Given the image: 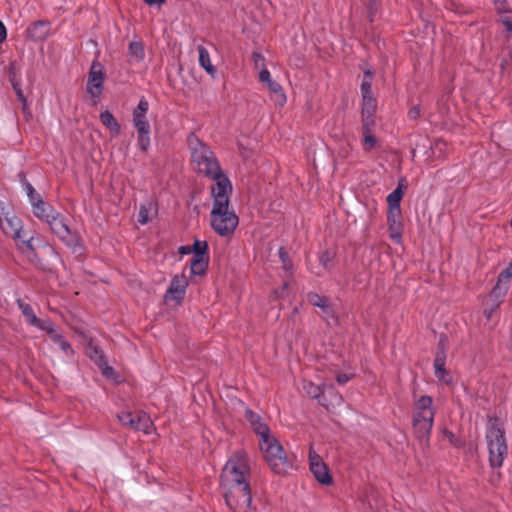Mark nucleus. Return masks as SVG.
<instances>
[{
    "instance_id": "f257e3e1",
    "label": "nucleus",
    "mask_w": 512,
    "mask_h": 512,
    "mask_svg": "<svg viewBox=\"0 0 512 512\" xmlns=\"http://www.w3.org/2000/svg\"><path fill=\"white\" fill-rule=\"evenodd\" d=\"M232 185L229 180H223L218 187L211 188L213 207L210 212V224L213 231L221 237H230L234 234L239 218L230 208V194Z\"/></svg>"
},
{
    "instance_id": "f03ea898",
    "label": "nucleus",
    "mask_w": 512,
    "mask_h": 512,
    "mask_svg": "<svg viewBox=\"0 0 512 512\" xmlns=\"http://www.w3.org/2000/svg\"><path fill=\"white\" fill-rule=\"evenodd\" d=\"M250 479L251 469L247 454L244 451H236L225 464L220 476L222 494L251 488Z\"/></svg>"
},
{
    "instance_id": "7ed1b4c3",
    "label": "nucleus",
    "mask_w": 512,
    "mask_h": 512,
    "mask_svg": "<svg viewBox=\"0 0 512 512\" xmlns=\"http://www.w3.org/2000/svg\"><path fill=\"white\" fill-rule=\"evenodd\" d=\"M187 144L192 163L199 173L215 181L212 187H218L223 180H229L222 172L216 156L210 147L191 132L187 137Z\"/></svg>"
},
{
    "instance_id": "20e7f679",
    "label": "nucleus",
    "mask_w": 512,
    "mask_h": 512,
    "mask_svg": "<svg viewBox=\"0 0 512 512\" xmlns=\"http://www.w3.org/2000/svg\"><path fill=\"white\" fill-rule=\"evenodd\" d=\"M0 227L2 231L15 242L19 251L25 255L30 262H39V257L32 243L34 237H24L22 231V220L14 212L5 211V207L0 204Z\"/></svg>"
},
{
    "instance_id": "39448f33",
    "label": "nucleus",
    "mask_w": 512,
    "mask_h": 512,
    "mask_svg": "<svg viewBox=\"0 0 512 512\" xmlns=\"http://www.w3.org/2000/svg\"><path fill=\"white\" fill-rule=\"evenodd\" d=\"M435 417V408L430 396L418 398L413 405V431L419 440L428 441Z\"/></svg>"
},
{
    "instance_id": "423d86ee",
    "label": "nucleus",
    "mask_w": 512,
    "mask_h": 512,
    "mask_svg": "<svg viewBox=\"0 0 512 512\" xmlns=\"http://www.w3.org/2000/svg\"><path fill=\"white\" fill-rule=\"evenodd\" d=\"M260 449L270 469L278 475H284L292 465V460L282 445L273 436L259 441Z\"/></svg>"
},
{
    "instance_id": "0eeeda50",
    "label": "nucleus",
    "mask_w": 512,
    "mask_h": 512,
    "mask_svg": "<svg viewBox=\"0 0 512 512\" xmlns=\"http://www.w3.org/2000/svg\"><path fill=\"white\" fill-rule=\"evenodd\" d=\"M486 440L489 450L490 466L492 468H500L507 456L508 447L504 430L497 420L490 423L486 432Z\"/></svg>"
},
{
    "instance_id": "6e6552de",
    "label": "nucleus",
    "mask_w": 512,
    "mask_h": 512,
    "mask_svg": "<svg viewBox=\"0 0 512 512\" xmlns=\"http://www.w3.org/2000/svg\"><path fill=\"white\" fill-rule=\"evenodd\" d=\"M149 103L145 97L139 100L138 105L134 108L133 125L137 131V145L142 152H147L150 147V124L147 120V112Z\"/></svg>"
},
{
    "instance_id": "1a4fd4ad",
    "label": "nucleus",
    "mask_w": 512,
    "mask_h": 512,
    "mask_svg": "<svg viewBox=\"0 0 512 512\" xmlns=\"http://www.w3.org/2000/svg\"><path fill=\"white\" fill-rule=\"evenodd\" d=\"M46 223L49 225L52 233L70 247L74 253L80 254L83 251L84 247L81 237L76 232L70 230L64 217L59 212H56Z\"/></svg>"
},
{
    "instance_id": "9d476101",
    "label": "nucleus",
    "mask_w": 512,
    "mask_h": 512,
    "mask_svg": "<svg viewBox=\"0 0 512 512\" xmlns=\"http://www.w3.org/2000/svg\"><path fill=\"white\" fill-rule=\"evenodd\" d=\"M227 507L232 512H255L256 508L252 505V493L249 489H238L231 494H223Z\"/></svg>"
},
{
    "instance_id": "9b49d317",
    "label": "nucleus",
    "mask_w": 512,
    "mask_h": 512,
    "mask_svg": "<svg viewBox=\"0 0 512 512\" xmlns=\"http://www.w3.org/2000/svg\"><path fill=\"white\" fill-rule=\"evenodd\" d=\"M308 456L310 471L314 475L315 479L323 485H331L333 483V478L329 472V468L312 447L309 449Z\"/></svg>"
},
{
    "instance_id": "f8f14e48",
    "label": "nucleus",
    "mask_w": 512,
    "mask_h": 512,
    "mask_svg": "<svg viewBox=\"0 0 512 512\" xmlns=\"http://www.w3.org/2000/svg\"><path fill=\"white\" fill-rule=\"evenodd\" d=\"M105 80L104 69L101 63L94 61L91 65L87 81V92L94 98H99Z\"/></svg>"
},
{
    "instance_id": "ddd939ff",
    "label": "nucleus",
    "mask_w": 512,
    "mask_h": 512,
    "mask_svg": "<svg viewBox=\"0 0 512 512\" xmlns=\"http://www.w3.org/2000/svg\"><path fill=\"white\" fill-rule=\"evenodd\" d=\"M188 287V280L184 273L175 275L170 283L169 288L165 293V301H174L176 304H180L186 294Z\"/></svg>"
},
{
    "instance_id": "4468645a",
    "label": "nucleus",
    "mask_w": 512,
    "mask_h": 512,
    "mask_svg": "<svg viewBox=\"0 0 512 512\" xmlns=\"http://www.w3.org/2000/svg\"><path fill=\"white\" fill-rule=\"evenodd\" d=\"M259 80L260 82L267 84L269 90L275 96V101L280 105H284L286 102V95L284 94L281 85L271 78L270 72L266 68L261 69L259 73Z\"/></svg>"
},
{
    "instance_id": "2eb2a0df",
    "label": "nucleus",
    "mask_w": 512,
    "mask_h": 512,
    "mask_svg": "<svg viewBox=\"0 0 512 512\" xmlns=\"http://www.w3.org/2000/svg\"><path fill=\"white\" fill-rule=\"evenodd\" d=\"M343 403L342 395L335 389L333 385H324L323 394L321 395L320 405L327 410L334 409Z\"/></svg>"
},
{
    "instance_id": "dca6fc26",
    "label": "nucleus",
    "mask_w": 512,
    "mask_h": 512,
    "mask_svg": "<svg viewBox=\"0 0 512 512\" xmlns=\"http://www.w3.org/2000/svg\"><path fill=\"white\" fill-rule=\"evenodd\" d=\"M245 416L250 423L253 430L260 436V440L271 437L270 429L265 422H263L261 416L251 409H246Z\"/></svg>"
},
{
    "instance_id": "f3484780",
    "label": "nucleus",
    "mask_w": 512,
    "mask_h": 512,
    "mask_svg": "<svg viewBox=\"0 0 512 512\" xmlns=\"http://www.w3.org/2000/svg\"><path fill=\"white\" fill-rule=\"evenodd\" d=\"M387 222L390 238L399 243L402 237L401 211H398L397 213L394 211H388Z\"/></svg>"
},
{
    "instance_id": "a211bd4d",
    "label": "nucleus",
    "mask_w": 512,
    "mask_h": 512,
    "mask_svg": "<svg viewBox=\"0 0 512 512\" xmlns=\"http://www.w3.org/2000/svg\"><path fill=\"white\" fill-rule=\"evenodd\" d=\"M49 23L45 21H36L27 29L28 37L33 41H43L49 35Z\"/></svg>"
},
{
    "instance_id": "6ab92c4d",
    "label": "nucleus",
    "mask_w": 512,
    "mask_h": 512,
    "mask_svg": "<svg viewBox=\"0 0 512 512\" xmlns=\"http://www.w3.org/2000/svg\"><path fill=\"white\" fill-rule=\"evenodd\" d=\"M129 428L142 431L145 434H150L153 430V422L147 413L143 411H137V416L133 418Z\"/></svg>"
},
{
    "instance_id": "aec40b11",
    "label": "nucleus",
    "mask_w": 512,
    "mask_h": 512,
    "mask_svg": "<svg viewBox=\"0 0 512 512\" xmlns=\"http://www.w3.org/2000/svg\"><path fill=\"white\" fill-rule=\"evenodd\" d=\"M32 206L33 214L40 220L47 222L57 211L43 199L37 200Z\"/></svg>"
},
{
    "instance_id": "412c9836",
    "label": "nucleus",
    "mask_w": 512,
    "mask_h": 512,
    "mask_svg": "<svg viewBox=\"0 0 512 512\" xmlns=\"http://www.w3.org/2000/svg\"><path fill=\"white\" fill-rule=\"evenodd\" d=\"M307 301L311 305L319 307L327 315L331 312L329 299L325 296H321L316 292H309L307 294Z\"/></svg>"
},
{
    "instance_id": "4be33fe9",
    "label": "nucleus",
    "mask_w": 512,
    "mask_h": 512,
    "mask_svg": "<svg viewBox=\"0 0 512 512\" xmlns=\"http://www.w3.org/2000/svg\"><path fill=\"white\" fill-rule=\"evenodd\" d=\"M198 53H199V64L200 66L209 74L211 75L212 77L215 76L216 74V68L215 66L211 63V59H210V55H209V52L208 50L202 46V45H199L198 46Z\"/></svg>"
},
{
    "instance_id": "5701e85b",
    "label": "nucleus",
    "mask_w": 512,
    "mask_h": 512,
    "mask_svg": "<svg viewBox=\"0 0 512 512\" xmlns=\"http://www.w3.org/2000/svg\"><path fill=\"white\" fill-rule=\"evenodd\" d=\"M508 289L509 287L506 285L497 282L487 297L488 302H493L494 307H499L500 303L506 296Z\"/></svg>"
},
{
    "instance_id": "b1692460",
    "label": "nucleus",
    "mask_w": 512,
    "mask_h": 512,
    "mask_svg": "<svg viewBox=\"0 0 512 512\" xmlns=\"http://www.w3.org/2000/svg\"><path fill=\"white\" fill-rule=\"evenodd\" d=\"M208 257H192L190 261V271L192 275L202 276L208 268Z\"/></svg>"
},
{
    "instance_id": "393cba45",
    "label": "nucleus",
    "mask_w": 512,
    "mask_h": 512,
    "mask_svg": "<svg viewBox=\"0 0 512 512\" xmlns=\"http://www.w3.org/2000/svg\"><path fill=\"white\" fill-rule=\"evenodd\" d=\"M17 305L18 308L21 310L23 316L25 317L27 324H29L30 326H34V324L38 323L39 318L34 313V310L30 304L25 303L21 299H18Z\"/></svg>"
},
{
    "instance_id": "a878e982",
    "label": "nucleus",
    "mask_w": 512,
    "mask_h": 512,
    "mask_svg": "<svg viewBox=\"0 0 512 512\" xmlns=\"http://www.w3.org/2000/svg\"><path fill=\"white\" fill-rule=\"evenodd\" d=\"M402 197H403V190H402L401 185H399L394 191H392L387 196V202H388V206H389L388 211H394L396 213L398 211H401L400 201H401Z\"/></svg>"
},
{
    "instance_id": "bb28decb",
    "label": "nucleus",
    "mask_w": 512,
    "mask_h": 512,
    "mask_svg": "<svg viewBox=\"0 0 512 512\" xmlns=\"http://www.w3.org/2000/svg\"><path fill=\"white\" fill-rule=\"evenodd\" d=\"M100 120L104 126L109 128L111 131H113L116 134H119L121 131V126L113 116L111 112L108 110L102 112L100 114Z\"/></svg>"
},
{
    "instance_id": "cd10ccee",
    "label": "nucleus",
    "mask_w": 512,
    "mask_h": 512,
    "mask_svg": "<svg viewBox=\"0 0 512 512\" xmlns=\"http://www.w3.org/2000/svg\"><path fill=\"white\" fill-rule=\"evenodd\" d=\"M87 355L91 360L95 362L97 365H104L105 364V356L102 352V350L94 345L93 343H89L87 346Z\"/></svg>"
},
{
    "instance_id": "c85d7f7f",
    "label": "nucleus",
    "mask_w": 512,
    "mask_h": 512,
    "mask_svg": "<svg viewBox=\"0 0 512 512\" xmlns=\"http://www.w3.org/2000/svg\"><path fill=\"white\" fill-rule=\"evenodd\" d=\"M303 390L310 397L317 399L320 403L321 395L323 394V386L316 385L310 381L303 382Z\"/></svg>"
},
{
    "instance_id": "c756f323",
    "label": "nucleus",
    "mask_w": 512,
    "mask_h": 512,
    "mask_svg": "<svg viewBox=\"0 0 512 512\" xmlns=\"http://www.w3.org/2000/svg\"><path fill=\"white\" fill-rule=\"evenodd\" d=\"M377 102L373 95L362 96V114L375 115Z\"/></svg>"
},
{
    "instance_id": "7c9ffc66",
    "label": "nucleus",
    "mask_w": 512,
    "mask_h": 512,
    "mask_svg": "<svg viewBox=\"0 0 512 512\" xmlns=\"http://www.w3.org/2000/svg\"><path fill=\"white\" fill-rule=\"evenodd\" d=\"M51 340L59 345V347L61 348V350L66 354V355H72L74 354V350L71 346V344L64 338V336L58 332H56L55 334H53V336L51 337Z\"/></svg>"
},
{
    "instance_id": "2f4dec72",
    "label": "nucleus",
    "mask_w": 512,
    "mask_h": 512,
    "mask_svg": "<svg viewBox=\"0 0 512 512\" xmlns=\"http://www.w3.org/2000/svg\"><path fill=\"white\" fill-rule=\"evenodd\" d=\"M129 55L131 58H133L135 61H141L144 59L145 52L144 47L141 42H131L129 44Z\"/></svg>"
},
{
    "instance_id": "473e14b6",
    "label": "nucleus",
    "mask_w": 512,
    "mask_h": 512,
    "mask_svg": "<svg viewBox=\"0 0 512 512\" xmlns=\"http://www.w3.org/2000/svg\"><path fill=\"white\" fill-rule=\"evenodd\" d=\"M191 249L192 257H208V243L206 241L195 240L193 245H191Z\"/></svg>"
},
{
    "instance_id": "72a5a7b5",
    "label": "nucleus",
    "mask_w": 512,
    "mask_h": 512,
    "mask_svg": "<svg viewBox=\"0 0 512 512\" xmlns=\"http://www.w3.org/2000/svg\"><path fill=\"white\" fill-rule=\"evenodd\" d=\"M34 327L47 332L50 338L57 332L54 328L53 322L48 319L44 320L39 318L38 323L34 324Z\"/></svg>"
},
{
    "instance_id": "f704fd0d",
    "label": "nucleus",
    "mask_w": 512,
    "mask_h": 512,
    "mask_svg": "<svg viewBox=\"0 0 512 512\" xmlns=\"http://www.w3.org/2000/svg\"><path fill=\"white\" fill-rule=\"evenodd\" d=\"M434 368H435V375L439 380H442L444 382H448L446 379V376L448 375L446 369H445V363L442 362L440 358H435L434 360Z\"/></svg>"
},
{
    "instance_id": "c9c22d12",
    "label": "nucleus",
    "mask_w": 512,
    "mask_h": 512,
    "mask_svg": "<svg viewBox=\"0 0 512 512\" xmlns=\"http://www.w3.org/2000/svg\"><path fill=\"white\" fill-rule=\"evenodd\" d=\"M363 142H362V145H363V149L366 151V152H369L371 151L373 148H375L376 144H377V139L376 137L374 136L373 132H364L363 133Z\"/></svg>"
},
{
    "instance_id": "e433bc0d",
    "label": "nucleus",
    "mask_w": 512,
    "mask_h": 512,
    "mask_svg": "<svg viewBox=\"0 0 512 512\" xmlns=\"http://www.w3.org/2000/svg\"><path fill=\"white\" fill-rule=\"evenodd\" d=\"M375 115L362 114V131L373 132L375 127Z\"/></svg>"
},
{
    "instance_id": "4c0bfd02",
    "label": "nucleus",
    "mask_w": 512,
    "mask_h": 512,
    "mask_svg": "<svg viewBox=\"0 0 512 512\" xmlns=\"http://www.w3.org/2000/svg\"><path fill=\"white\" fill-rule=\"evenodd\" d=\"M278 254H279V258L282 262L283 268L286 271L291 272L292 268H293V264L290 259L289 253L283 247H280L278 250Z\"/></svg>"
},
{
    "instance_id": "58836bf2",
    "label": "nucleus",
    "mask_w": 512,
    "mask_h": 512,
    "mask_svg": "<svg viewBox=\"0 0 512 512\" xmlns=\"http://www.w3.org/2000/svg\"><path fill=\"white\" fill-rule=\"evenodd\" d=\"M497 23L504 27L505 31L508 33L507 37L512 36V16L502 13Z\"/></svg>"
},
{
    "instance_id": "ea45409f",
    "label": "nucleus",
    "mask_w": 512,
    "mask_h": 512,
    "mask_svg": "<svg viewBox=\"0 0 512 512\" xmlns=\"http://www.w3.org/2000/svg\"><path fill=\"white\" fill-rule=\"evenodd\" d=\"M332 259L333 255L328 250H325L320 254L319 262L324 270L329 271L331 269Z\"/></svg>"
},
{
    "instance_id": "a19ab883",
    "label": "nucleus",
    "mask_w": 512,
    "mask_h": 512,
    "mask_svg": "<svg viewBox=\"0 0 512 512\" xmlns=\"http://www.w3.org/2000/svg\"><path fill=\"white\" fill-rule=\"evenodd\" d=\"M512 278V263L509 264L498 276L497 282L509 287L510 280Z\"/></svg>"
},
{
    "instance_id": "79ce46f5",
    "label": "nucleus",
    "mask_w": 512,
    "mask_h": 512,
    "mask_svg": "<svg viewBox=\"0 0 512 512\" xmlns=\"http://www.w3.org/2000/svg\"><path fill=\"white\" fill-rule=\"evenodd\" d=\"M137 416V411L136 412H129V411H125V412H121L117 415L119 421L129 427L133 421V418H135Z\"/></svg>"
},
{
    "instance_id": "37998d69",
    "label": "nucleus",
    "mask_w": 512,
    "mask_h": 512,
    "mask_svg": "<svg viewBox=\"0 0 512 512\" xmlns=\"http://www.w3.org/2000/svg\"><path fill=\"white\" fill-rule=\"evenodd\" d=\"M25 189H26V192H27V195H28L31 205L34 204L35 202H37V200L42 199L41 195L35 191V189L33 188V186L30 183H28V182L25 183Z\"/></svg>"
},
{
    "instance_id": "c03bdc74",
    "label": "nucleus",
    "mask_w": 512,
    "mask_h": 512,
    "mask_svg": "<svg viewBox=\"0 0 512 512\" xmlns=\"http://www.w3.org/2000/svg\"><path fill=\"white\" fill-rule=\"evenodd\" d=\"M372 81L373 80L363 78L361 86H360L362 96L373 95L372 94Z\"/></svg>"
},
{
    "instance_id": "a18cd8bd",
    "label": "nucleus",
    "mask_w": 512,
    "mask_h": 512,
    "mask_svg": "<svg viewBox=\"0 0 512 512\" xmlns=\"http://www.w3.org/2000/svg\"><path fill=\"white\" fill-rule=\"evenodd\" d=\"M252 61L256 68H260V67H262V69L265 68L264 67L265 66V58L261 53L253 52L252 53Z\"/></svg>"
},
{
    "instance_id": "49530a36",
    "label": "nucleus",
    "mask_w": 512,
    "mask_h": 512,
    "mask_svg": "<svg viewBox=\"0 0 512 512\" xmlns=\"http://www.w3.org/2000/svg\"><path fill=\"white\" fill-rule=\"evenodd\" d=\"M486 307L484 308V316L486 317V319L488 321L491 320V317L493 315V313L497 310L498 307H494L493 306V302H488V300L486 299Z\"/></svg>"
},
{
    "instance_id": "de8ad7c7",
    "label": "nucleus",
    "mask_w": 512,
    "mask_h": 512,
    "mask_svg": "<svg viewBox=\"0 0 512 512\" xmlns=\"http://www.w3.org/2000/svg\"><path fill=\"white\" fill-rule=\"evenodd\" d=\"M494 4L499 14L508 12V4L506 0H494Z\"/></svg>"
},
{
    "instance_id": "09e8293b",
    "label": "nucleus",
    "mask_w": 512,
    "mask_h": 512,
    "mask_svg": "<svg viewBox=\"0 0 512 512\" xmlns=\"http://www.w3.org/2000/svg\"><path fill=\"white\" fill-rule=\"evenodd\" d=\"M148 210L145 207H141L138 213V222L142 225L148 223Z\"/></svg>"
},
{
    "instance_id": "8fccbe9b",
    "label": "nucleus",
    "mask_w": 512,
    "mask_h": 512,
    "mask_svg": "<svg viewBox=\"0 0 512 512\" xmlns=\"http://www.w3.org/2000/svg\"><path fill=\"white\" fill-rule=\"evenodd\" d=\"M368 11H369V14H368L369 21L373 22L374 21V15H375V13L377 11L376 0H370V3L368 5Z\"/></svg>"
},
{
    "instance_id": "3c124183",
    "label": "nucleus",
    "mask_w": 512,
    "mask_h": 512,
    "mask_svg": "<svg viewBox=\"0 0 512 512\" xmlns=\"http://www.w3.org/2000/svg\"><path fill=\"white\" fill-rule=\"evenodd\" d=\"M98 366L102 370V373L104 376L111 377L113 375L114 369L112 367L108 366L106 361L103 366L102 365H98Z\"/></svg>"
},
{
    "instance_id": "603ef678",
    "label": "nucleus",
    "mask_w": 512,
    "mask_h": 512,
    "mask_svg": "<svg viewBox=\"0 0 512 512\" xmlns=\"http://www.w3.org/2000/svg\"><path fill=\"white\" fill-rule=\"evenodd\" d=\"M352 378L351 374L339 373L336 377V380L339 384H345Z\"/></svg>"
},
{
    "instance_id": "864d4df0",
    "label": "nucleus",
    "mask_w": 512,
    "mask_h": 512,
    "mask_svg": "<svg viewBox=\"0 0 512 512\" xmlns=\"http://www.w3.org/2000/svg\"><path fill=\"white\" fill-rule=\"evenodd\" d=\"M419 115H420V107L419 106L412 107L408 112V116L410 119H416L419 117Z\"/></svg>"
},
{
    "instance_id": "5fc2aeb1",
    "label": "nucleus",
    "mask_w": 512,
    "mask_h": 512,
    "mask_svg": "<svg viewBox=\"0 0 512 512\" xmlns=\"http://www.w3.org/2000/svg\"><path fill=\"white\" fill-rule=\"evenodd\" d=\"M447 343H448L447 337L442 334L439 338L438 350H444L446 352Z\"/></svg>"
},
{
    "instance_id": "6e6d98bb",
    "label": "nucleus",
    "mask_w": 512,
    "mask_h": 512,
    "mask_svg": "<svg viewBox=\"0 0 512 512\" xmlns=\"http://www.w3.org/2000/svg\"><path fill=\"white\" fill-rule=\"evenodd\" d=\"M7 37V31L4 24L0 21V43L4 42Z\"/></svg>"
},
{
    "instance_id": "4d7b16f0",
    "label": "nucleus",
    "mask_w": 512,
    "mask_h": 512,
    "mask_svg": "<svg viewBox=\"0 0 512 512\" xmlns=\"http://www.w3.org/2000/svg\"><path fill=\"white\" fill-rule=\"evenodd\" d=\"M144 2L149 6H161L166 0H144Z\"/></svg>"
},
{
    "instance_id": "13d9d810",
    "label": "nucleus",
    "mask_w": 512,
    "mask_h": 512,
    "mask_svg": "<svg viewBox=\"0 0 512 512\" xmlns=\"http://www.w3.org/2000/svg\"><path fill=\"white\" fill-rule=\"evenodd\" d=\"M13 86H14V89L16 90V94H17L19 100H21L25 104L26 99H25V97L23 95L22 90L20 88H18V86L15 85V84Z\"/></svg>"
},
{
    "instance_id": "bf43d9fd",
    "label": "nucleus",
    "mask_w": 512,
    "mask_h": 512,
    "mask_svg": "<svg viewBox=\"0 0 512 512\" xmlns=\"http://www.w3.org/2000/svg\"><path fill=\"white\" fill-rule=\"evenodd\" d=\"M179 252L181 254H190V253H192L191 246L190 245H188V246H181L180 249H179Z\"/></svg>"
},
{
    "instance_id": "052dcab7",
    "label": "nucleus",
    "mask_w": 512,
    "mask_h": 512,
    "mask_svg": "<svg viewBox=\"0 0 512 512\" xmlns=\"http://www.w3.org/2000/svg\"><path fill=\"white\" fill-rule=\"evenodd\" d=\"M435 358H440L442 360V362L445 363L446 352L444 350H438Z\"/></svg>"
},
{
    "instance_id": "680f3d73",
    "label": "nucleus",
    "mask_w": 512,
    "mask_h": 512,
    "mask_svg": "<svg viewBox=\"0 0 512 512\" xmlns=\"http://www.w3.org/2000/svg\"><path fill=\"white\" fill-rule=\"evenodd\" d=\"M374 73L370 69L364 70V79L373 80Z\"/></svg>"
},
{
    "instance_id": "e2e57ef3",
    "label": "nucleus",
    "mask_w": 512,
    "mask_h": 512,
    "mask_svg": "<svg viewBox=\"0 0 512 512\" xmlns=\"http://www.w3.org/2000/svg\"><path fill=\"white\" fill-rule=\"evenodd\" d=\"M444 434H445V436H446L447 438H449V440L452 442L453 437H454L453 433H452V432H450V431H447V430H446V431L444 432Z\"/></svg>"
}]
</instances>
